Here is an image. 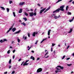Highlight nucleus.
Masks as SVG:
<instances>
[{
	"instance_id": "nucleus-45",
	"label": "nucleus",
	"mask_w": 74,
	"mask_h": 74,
	"mask_svg": "<svg viewBox=\"0 0 74 74\" xmlns=\"http://www.w3.org/2000/svg\"><path fill=\"white\" fill-rule=\"evenodd\" d=\"M51 52H52V51H53V50L52 49V47H51Z\"/></svg>"
},
{
	"instance_id": "nucleus-40",
	"label": "nucleus",
	"mask_w": 74,
	"mask_h": 74,
	"mask_svg": "<svg viewBox=\"0 0 74 74\" xmlns=\"http://www.w3.org/2000/svg\"><path fill=\"white\" fill-rule=\"evenodd\" d=\"M21 60H22L21 58H20L19 60H18V62H20V61H21Z\"/></svg>"
},
{
	"instance_id": "nucleus-38",
	"label": "nucleus",
	"mask_w": 74,
	"mask_h": 74,
	"mask_svg": "<svg viewBox=\"0 0 74 74\" xmlns=\"http://www.w3.org/2000/svg\"><path fill=\"white\" fill-rule=\"evenodd\" d=\"M28 36L29 37H30V33H28Z\"/></svg>"
},
{
	"instance_id": "nucleus-4",
	"label": "nucleus",
	"mask_w": 74,
	"mask_h": 74,
	"mask_svg": "<svg viewBox=\"0 0 74 74\" xmlns=\"http://www.w3.org/2000/svg\"><path fill=\"white\" fill-rule=\"evenodd\" d=\"M42 69L41 68H39L38 69L37 71V73H40V72H41L42 71Z\"/></svg>"
},
{
	"instance_id": "nucleus-20",
	"label": "nucleus",
	"mask_w": 74,
	"mask_h": 74,
	"mask_svg": "<svg viewBox=\"0 0 74 74\" xmlns=\"http://www.w3.org/2000/svg\"><path fill=\"white\" fill-rule=\"evenodd\" d=\"M21 24L22 25H23L24 26H25L26 25V23H25L23 22V23H21Z\"/></svg>"
},
{
	"instance_id": "nucleus-25",
	"label": "nucleus",
	"mask_w": 74,
	"mask_h": 74,
	"mask_svg": "<svg viewBox=\"0 0 74 74\" xmlns=\"http://www.w3.org/2000/svg\"><path fill=\"white\" fill-rule=\"evenodd\" d=\"M10 50H9L7 52V53L8 54V53H10V52L11 51H10Z\"/></svg>"
},
{
	"instance_id": "nucleus-51",
	"label": "nucleus",
	"mask_w": 74,
	"mask_h": 74,
	"mask_svg": "<svg viewBox=\"0 0 74 74\" xmlns=\"http://www.w3.org/2000/svg\"><path fill=\"white\" fill-rule=\"evenodd\" d=\"M26 38H27V37L26 36H25V39H24V40H26Z\"/></svg>"
},
{
	"instance_id": "nucleus-43",
	"label": "nucleus",
	"mask_w": 74,
	"mask_h": 74,
	"mask_svg": "<svg viewBox=\"0 0 74 74\" xmlns=\"http://www.w3.org/2000/svg\"><path fill=\"white\" fill-rule=\"evenodd\" d=\"M55 45L53 43L52 44V47H54V46Z\"/></svg>"
},
{
	"instance_id": "nucleus-10",
	"label": "nucleus",
	"mask_w": 74,
	"mask_h": 74,
	"mask_svg": "<svg viewBox=\"0 0 74 74\" xmlns=\"http://www.w3.org/2000/svg\"><path fill=\"white\" fill-rule=\"evenodd\" d=\"M30 59H32V60H35V58H34V57H33V56H32L31 57Z\"/></svg>"
},
{
	"instance_id": "nucleus-15",
	"label": "nucleus",
	"mask_w": 74,
	"mask_h": 74,
	"mask_svg": "<svg viewBox=\"0 0 74 74\" xmlns=\"http://www.w3.org/2000/svg\"><path fill=\"white\" fill-rule=\"evenodd\" d=\"M51 30L49 29L48 32V36H50V32H51Z\"/></svg>"
},
{
	"instance_id": "nucleus-28",
	"label": "nucleus",
	"mask_w": 74,
	"mask_h": 74,
	"mask_svg": "<svg viewBox=\"0 0 74 74\" xmlns=\"http://www.w3.org/2000/svg\"><path fill=\"white\" fill-rule=\"evenodd\" d=\"M62 1V0H58L56 2V3H58V2H60V1Z\"/></svg>"
},
{
	"instance_id": "nucleus-47",
	"label": "nucleus",
	"mask_w": 74,
	"mask_h": 74,
	"mask_svg": "<svg viewBox=\"0 0 74 74\" xmlns=\"http://www.w3.org/2000/svg\"><path fill=\"white\" fill-rule=\"evenodd\" d=\"M15 52V50H14L13 51V53H14Z\"/></svg>"
},
{
	"instance_id": "nucleus-33",
	"label": "nucleus",
	"mask_w": 74,
	"mask_h": 74,
	"mask_svg": "<svg viewBox=\"0 0 74 74\" xmlns=\"http://www.w3.org/2000/svg\"><path fill=\"white\" fill-rule=\"evenodd\" d=\"M15 73V71H13L12 72V74H14V73Z\"/></svg>"
},
{
	"instance_id": "nucleus-32",
	"label": "nucleus",
	"mask_w": 74,
	"mask_h": 74,
	"mask_svg": "<svg viewBox=\"0 0 74 74\" xmlns=\"http://www.w3.org/2000/svg\"><path fill=\"white\" fill-rule=\"evenodd\" d=\"M71 65H72V64H67V66H71Z\"/></svg>"
},
{
	"instance_id": "nucleus-31",
	"label": "nucleus",
	"mask_w": 74,
	"mask_h": 74,
	"mask_svg": "<svg viewBox=\"0 0 74 74\" xmlns=\"http://www.w3.org/2000/svg\"><path fill=\"white\" fill-rule=\"evenodd\" d=\"M17 41L18 42H20V39H19L17 38Z\"/></svg>"
},
{
	"instance_id": "nucleus-64",
	"label": "nucleus",
	"mask_w": 74,
	"mask_h": 74,
	"mask_svg": "<svg viewBox=\"0 0 74 74\" xmlns=\"http://www.w3.org/2000/svg\"><path fill=\"white\" fill-rule=\"evenodd\" d=\"M74 19V17H73V18H72V19L73 20Z\"/></svg>"
},
{
	"instance_id": "nucleus-30",
	"label": "nucleus",
	"mask_w": 74,
	"mask_h": 74,
	"mask_svg": "<svg viewBox=\"0 0 74 74\" xmlns=\"http://www.w3.org/2000/svg\"><path fill=\"white\" fill-rule=\"evenodd\" d=\"M3 42H5V41H7V40L6 39H3Z\"/></svg>"
},
{
	"instance_id": "nucleus-23",
	"label": "nucleus",
	"mask_w": 74,
	"mask_h": 74,
	"mask_svg": "<svg viewBox=\"0 0 74 74\" xmlns=\"http://www.w3.org/2000/svg\"><path fill=\"white\" fill-rule=\"evenodd\" d=\"M13 3V1H9V4H11V3Z\"/></svg>"
},
{
	"instance_id": "nucleus-13",
	"label": "nucleus",
	"mask_w": 74,
	"mask_h": 74,
	"mask_svg": "<svg viewBox=\"0 0 74 74\" xmlns=\"http://www.w3.org/2000/svg\"><path fill=\"white\" fill-rule=\"evenodd\" d=\"M25 4L24 2H21L19 3V5H23Z\"/></svg>"
},
{
	"instance_id": "nucleus-60",
	"label": "nucleus",
	"mask_w": 74,
	"mask_h": 74,
	"mask_svg": "<svg viewBox=\"0 0 74 74\" xmlns=\"http://www.w3.org/2000/svg\"><path fill=\"white\" fill-rule=\"evenodd\" d=\"M14 41H12V44H13V43H14Z\"/></svg>"
},
{
	"instance_id": "nucleus-48",
	"label": "nucleus",
	"mask_w": 74,
	"mask_h": 74,
	"mask_svg": "<svg viewBox=\"0 0 74 74\" xmlns=\"http://www.w3.org/2000/svg\"><path fill=\"white\" fill-rule=\"evenodd\" d=\"M31 52L32 53H34V51H31Z\"/></svg>"
},
{
	"instance_id": "nucleus-26",
	"label": "nucleus",
	"mask_w": 74,
	"mask_h": 74,
	"mask_svg": "<svg viewBox=\"0 0 74 74\" xmlns=\"http://www.w3.org/2000/svg\"><path fill=\"white\" fill-rule=\"evenodd\" d=\"M25 15H26V16H28V14H27V13L26 12H25Z\"/></svg>"
},
{
	"instance_id": "nucleus-14",
	"label": "nucleus",
	"mask_w": 74,
	"mask_h": 74,
	"mask_svg": "<svg viewBox=\"0 0 74 74\" xmlns=\"http://www.w3.org/2000/svg\"><path fill=\"white\" fill-rule=\"evenodd\" d=\"M16 28H14L13 29H12V32H14L15 30H16Z\"/></svg>"
},
{
	"instance_id": "nucleus-22",
	"label": "nucleus",
	"mask_w": 74,
	"mask_h": 74,
	"mask_svg": "<svg viewBox=\"0 0 74 74\" xmlns=\"http://www.w3.org/2000/svg\"><path fill=\"white\" fill-rule=\"evenodd\" d=\"M13 15H14V17H15L16 16L15 15V12H13Z\"/></svg>"
},
{
	"instance_id": "nucleus-3",
	"label": "nucleus",
	"mask_w": 74,
	"mask_h": 74,
	"mask_svg": "<svg viewBox=\"0 0 74 74\" xmlns=\"http://www.w3.org/2000/svg\"><path fill=\"white\" fill-rule=\"evenodd\" d=\"M29 60H27L25 61V62L24 63V64H23V66H27V65L28 64H29V63H27V62H29Z\"/></svg>"
},
{
	"instance_id": "nucleus-18",
	"label": "nucleus",
	"mask_w": 74,
	"mask_h": 74,
	"mask_svg": "<svg viewBox=\"0 0 74 74\" xmlns=\"http://www.w3.org/2000/svg\"><path fill=\"white\" fill-rule=\"evenodd\" d=\"M0 8H1V9L2 10H4H4H5V8H4V7H3L2 6H1Z\"/></svg>"
},
{
	"instance_id": "nucleus-27",
	"label": "nucleus",
	"mask_w": 74,
	"mask_h": 74,
	"mask_svg": "<svg viewBox=\"0 0 74 74\" xmlns=\"http://www.w3.org/2000/svg\"><path fill=\"white\" fill-rule=\"evenodd\" d=\"M3 40H0V42H1V43H3Z\"/></svg>"
},
{
	"instance_id": "nucleus-58",
	"label": "nucleus",
	"mask_w": 74,
	"mask_h": 74,
	"mask_svg": "<svg viewBox=\"0 0 74 74\" xmlns=\"http://www.w3.org/2000/svg\"><path fill=\"white\" fill-rule=\"evenodd\" d=\"M25 63V61H23L22 62V64H23V63Z\"/></svg>"
},
{
	"instance_id": "nucleus-17",
	"label": "nucleus",
	"mask_w": 74,
	"mask_h": 74,
	"mask_svg": "<svg viewBox=\"0 0 74 74\" xmlns=\"http://www.w3.org/2000/svg\"><path fill=\"white\" fill-rule=\"evenodd\" d=\"M22 9H20L19 11H18V13H22Z\"/></svg>"
},
{
	"instance_id": "nucleus-12",
	"label": "nucleus",
	"mask_w": 74,
	"mask_h": 74,
	"mask_svg": "<svg viewBox=\"0 0 74 74\" xmlns=\"http://www.w3.org/2000/svg\"><path fill=\"white\" fill-rule=\"evenodd\" d=\"M12 26L10 28H9V30H8V31L7 32V33H8V32H9L11 30V29H12Z\"/></svg>"
},
{
	"instance_id": "nucleus-34",
	"label": "nucleus",
	"mask_w": 74,
	"mask_h": 74,
	"mask_svg": "<svg viewBox=\"0 0 74 74\" xmlns=\"http://www.w3.org/2000/svg\"><path fill=\"white\" fill-rule=\"evenodd\" d=\"M64 58H65V56H63V57H62V59H64Z\"/></svg>"
},
{
	"instance_id": "nucleus-42",
	"label": "nucleus",
	"mask_w": 74,
	"mask_h": 74,
	"mask_svg": "<svg viewBox=\"0 0 74 74\" xmlns=\"http://www.w3.org/2000/svg\"><path fill=\"white\" fill-rule=\"evenodd\" d=\"M70 59V58H68L66 59L67 60H69Z\"/></svg>"
},
{
	"instance_id": "nucleus-37",
	"label": "nucleus",
	"mask_w": 74,
	"mask_h": 74,
	"mask_svg": "<svg viewBox=\"0 0 74 74\" xmlns=\"http://www.w3.org/2000/svg\"><path fill=\"white\" fill-rule=\"evenodd\" d=\"M68 14H69V15H71V13L70 12H69L68 13Z\"/></svg>"
},
{
	"instance_id": "nucleus-8",
	"label": "nucleus",
	"mask_w": 74,
	"mask_h": 74,
	"mask_svg": "<svg viewBox=\"0 0 74 74\" xmlns=\"http://www.w3.org/2000/svg\"><path fill=\"white\" fill-rule=\"evenodd\" d=\"M50 8H51V7H49L48 8L46 9V10L44 11V13H45V12H47V11H48V10H49V9H50Z\"/></svg>"
},
{
	"instance_id": "nucleus-49",
	"label": "nucleus",
	"mask_w": 74,
	"mask_h": 74,
	"mask_svg": "<svg viewBox=\"0 0 74 74\" xmlns=\"http://www.w3.org/2000/svg\"><path fill=\"white\" fill-rule=\"evenodd\" d=\"M73 0H70V1H69V3H71V1H73Z\"/></svg>"
},
{
	"instance_id": "nucleus-52",
	"label": "nucleus",
	"mask_w": 74,
	"mask_h": 74,
	"mask_svg": "<svg viewBox=\"0 0 74 74\" xmlns=\"http://www.w3.org/2000/svg\"><path fill=\"white\" fill-rule=\"evenodd\" d=\"M49 56H47V57H45V58H49Z\"/></svg>"
},
{
	"instance_id": "nucleus-54",
	"label": "nucleus",
	"mask_w": 74,
	"mask_h": 74,
	"mask_svg": "<svg viewBox=\"0 0 74 74\" xmlns=\"http://www.w3.org/2000/svg\"><path fill=\"white\" fill-rule=\"evenodd\" d=\"M40 59V58H37V60H39Z\"/></svg>"
},
{
	"instance_id": "nucleus-19",
	"label": "nucleus",
	"mask_w": 74,
	"mask_h": 74,
	"mask_svg": "<svg viewBox=\"0 0 74 74\" xmlns=\"http://www.w3.org/2000/svg\"><path fill=\"white\" fill-rule=\"evenodd\" d=\"M72 31H73V29H72L71 28L70 29V31L68 32V33H70L72 32Z\"/></svg>"
},
{
	"instance_id": "nucleus-36",
	"label": "nucleus",
	"mask_w": 74,
	"mask_h": 74,
	"mask_svg": "<svg viewBox=\"0 0 74 74\" xmlns=\"http://www.w3.org/2000/svg\"><path fill=\"white\" fill-rule=\"evenodd\" d=\"M68 7H69V6H66V10H67V9H68Z\"/></svg>"
},
{
	"instance_id": "nucleus-59",
	"label": "nucleus",
	"mask_w": 74,
	"mask_h": 74,
	"mask_svg": "<svg viewBox=\"0 0 74 74\" xmlns=\"http://www.w3.org/2000/svg\"><path fill=\"white\" fill-rule=\"evenodd\" d=\"M19 22H22V21H21V20H20L19 21Z\"/></svg>"
},
{
	"instance_id": "nucleus-9",
	"label": "nucleus",
	"mask_w": 74,
	"mask_h": 74,
	"mask_svg": "<svg viewBox=\"0 0 74 74\" xmlns=\"http://www.w3.org/2000/svg\"><path fill=\"white\" fill-rule=\"evenodd\" d=\"M57 67H59L60 68V69H61V70H63V69H64V67L63 66H60V65H58V66H57Z\"/></svg>"
},
{
	"instance_id": "nucleus-5",
	"label": "nucleus",
	"mask_w": 74,
	"mask_h": 74,
	"mask_svg": "<svg viewBox=\"0 0 74 74\" xmlns=\"http://www.w3.org/2000/svg\"><path fill=\"white\" fill-rule=\"evenodd\" d=\"M56 69H57V71H55V72L56 73H58V72H60V71H60V69H59L58 68V67H56Z\"/></svg>"
},
{
	"instance_id": "nucleus-56",
	"label": "nucleus",
	"mask_w": 74,
	"mask_h": 74,
	"mask_svg": "<svg viewBox=\"0 0 74 74\" xmlns=\"http://www.w3.org/2000/svg\"><path fill=\"white\" fill-rule=\"evenodd\" d=\"M38 5L40 7V4L39 3H38Z\"/></svg>"
},
{
	"instance_id": "nucleus-44",
	"label": "nucleus",
	"mask_w": 74,
	"mask_h": 74,
	"mask_svg": "<svg viewBox=\"0 0 74 74\" xmlns=\"http://www.w3.org/2000/svg\"><path fill=\"white\" fill-rule=\"evenodd\" d=\"M38 40H37L36 42H35V44H37V42H38Z\"/></svg>"
},
{
	"instance_id": "nucleus-41",
	"label": "nucleus",
	"mask_w": 74,
	"mask_h": 74,
	"mask_svg": "<svg viewBox=\"0 0 74 74\" xmlns=\"http://www.w3.org/2000/svg\"><path fill=\"white\" fill-rule=\"evenodd\" d=\"M11 67H12L11 66L9 65V69H11Z\"/></svg>"
},
{
	"instance_id": "nucleus-24",
	"label": "nucleus",
	"mask_w": 74,
	"mask_h": 74,
	"mask_svg": "<svg viewBox=\"0 0 74 74\" xmlns=\"http://www.w3.org/2000/svg\"><path fill=\"white\" fill-rule=\"evenodd\" d=\"M6 10H7V12H8L9 11H10V9L9 8H7Z\"/></svg>"
},
{
	"instance_id": "nucleus-63",
	"label": "nucleus",
	"mask_w": 74,
	"mask_h": 74,
	"mask_svg": "<svg viewBox=\"0 0 74 74\" xmlns=\"http://www.w3.org/2000/svg\"><path fill=\"white\" fill-rule=\"evenodd\" d=\"M72 55H73V56H74V52L72 54Z\"/></svg>"
},
{
	"instance_id": "nucleus-35",
	"label": "nucleus",
	"mask_w": 74,
	"mask_h": 74,
	"mask_svg": "<svg viewBox=\"0 0 74 74\" xmlns=\"http://www.w3.org/2000/svg\"><path fill=\"white\" fill-rule=\"evenodd\" d=\"M73 21V20L72 19L70 20L69 21V22H72V21Z\"/></svg>"
},
{
	"instance_id": "nucleus-61",
	"label": "nucleus",
	"mask_w": 74,
	"mask_h": 74,
	"mask_svg": "<svg viewBox=\"0 0 74 74\" xmlns=\"http://www.w3.org/2000/svg\"><path fill=\"white\" fill-rule=\"evenodd\" d=\"M70 47V46H68V47H67V48H69Z\"/></svg>"
},
{
	"instance_id": "nucleus-50",
	"label": "nucleus",
	"mask_w": 74,
	"mask_h": 74,
	"mask_svg": "<svg viewBox=\"0 0 74 74\" xmlns=\"http://www.w3.org/2000/svg\"><path fill=\"white\" fill-rule=\"evenodd\" d=\"M13 59H14V58H15V55H14L13 56Z\"/></svg>"
},
{
	"instance_id": "nucleus-21",
	"label": "nucleus",
	"mask_w": 74,
	"mask_h": 74,
	"mask_svg": "<svg viewBox=\"0 0 74 74\" xmlns=\"http://www.w3.org/2000/svg\"><path fill=\"white\" fill-rule=\"evenodd\" d=\"M23 18V19L25 21H27V18Z\"/></svg>"
},
{
	"instance_id": "nucleus-11",
	"label": "nucleus",
	"mask_w": 74,
	"mask_h": 74,
	"mask_svg": "<svg viewBox=\"0 0 74 74\" xmlns=\"http://www.w3.org/2000/svg\"><path fill=\"white\" fill-rule=\"evenodd\" d=\"M59 16H55L54 18L55 19H58L59 18Z\"/></svg>"
},
{
	"instance_id": "nucleus-6",
	"label": "nucleus",
	"mask_w": 74,
	"mask_h": 74,
	"mask_svg": "<svg viewBox=\"0 0 74 74\" xmlns=\"http://www.w3.org/2000/svg\"><path fill=\"white\" fill-rule=\"evenodd\" d=\"M46 10V8H44L43 9H42L40 11V14H41L43 12H44V10Z\"/></svg>"
},
{
	"instance_id": "nucleus-2",
	"label": "nucleus",
	"mask_w": 74,
	"mask_h": 74,
	"mask_svg": "<svg viewBox=\"0 0 74 74\" xmlns=\"http://www.w3.org/2000/svg\"><path fill=\"white\" fill-rule=\"evenodd\" d=\"M30 16H33L34 15V16H36V15H37V13H36V12H35L34 13L33 12H29V13Z\"/></svg>"
},
{
	"instance_id": "nucleus-7",
	"label": "nucleus",
	"mask_w": 74,
	"mask_h": 74,
	"mask_svg": "<svg viewBox=\"0 0 74 74\" xmlns=\"http://www.w3.org/2000/svg\"><path fill=\"white\" fill-rule=\"evenodd\" d=\"M37 33H38L36 32H34L33 34V36L34 37H35L36 34H37Z\"/></svg>"
},
{
	"instance_id": "nucleus-62",
	"label": "nucleus",
	"mask_w": 74,
	"mask_h": 74,
	"mask_svg": "<svg viewBox=\"0 0 74 74\" xmlns=\"http://www.w3.org/2000/svg\"><path fill=\"white\" fill-rule=\"evenodd\" d=\"M10 48H12V47H11V46H10Z\"/></svg>"
},
{
	"instance_id": "nucleus-57",
	"label": "nucleus",
	"mask_w": 74,
	"mask_h": 74,
	"mask_svg": "<svg viewBox=\"0 0 74 74\" xmlns=\"http://www.w3.org/2000/svg\"><path fill=\"white\" fill-rule=\"evenodd\" d=\"M43 41H44V40H42V41H41L40 43L41 44L42 43V42H43Z\"/></svg>"
},
{
	"instance_id": "nucleus-55",
	"label": "nucleus",
	"mask_w": 74,
	"mask_h": 74,
	"mask_svg": "<svg viewBox=\"0 0 74 74\" xmlns=\"http://www.w3.org/2000/svg\"><path fill=\"white\" fill-rule=\"evenodd\" d=\"M30 11H33V10L32 9H31L30 10Z\"/></svg>"
},
{
	"instance_id": "nucleus-53",
	"label": "nucleus",
	"mask_w": 74,
	"mask_h": 74,
	"mask_svg": "<svg viewBox=\"0 0 74 74\" xmlns=\"http://www.w3.org/2000/svg\"><path fill=\"white\" fill-rule=\"evenodd\" d=\"M4 74H7V72H5L4 73Z\"/></svg>"
},
{
	"instance_id": "nucleus-1",
	"label": "nucleus",
	"mask_w": 74,
	"mask_h": 74,
	"mask_svg": "<svg viewBox=\"0 0 74 74\" xmlns=\"http://www.w3.org/2000/svg\"><path fill=\"white\" fill-rule=\"evenodd\" d=\"M64 5H63L61 6H60V8H58L54 11H53V13L54 14V13L59 12L60 10H61V11H64Z\"/></svg>"
},
{
	"instance_id": "nucleus-29",
	"label": "nucleus",
	"mask_w": 74,
	"mask_h": 74,
	"mask_svg": "<svg viewBox=\"0 0 74 74\" xmlns=\"http://www.w3.org/2000/svg\"><path fill=\"white\" fill-rule=\"evenodd\" d=\"M9 62V64H11V59H10Z\"/></svg>"
},
{
	"instance_id": "nucleus-16",
	"label": "nucleus",
	"mask_w": 74,
	"mask_h": 74,
	"mask_svg": "<svg viewBox=\"0 0 74 74\" xmlns=\"http://www.w3.org/2000/svg\"><path fill=\"white\" fill-rule=\"evenodd\" d=\"M20 32H21V31L19 30V31H18L14 33V34H18V33H19Z\"/></svg>"
},
{
	"instance_id": "nucleus-46",
	"label": "nucleus",
	"mask_w": 74,
	"mask_h": 74,
	"mask_svg": "<svg viewBox=\"0 0 74 74\" xmlns=\"http://www.w3.org/2000/svg\"><path fill=\"white\" fill-rule=\"evenodd\" d=\"M47 38H46L45 39H43V41H45V40H47Z\"/></svg>"
},
{
	"instance_id": "nucleus-39",
	"label": "nucleus",
	"mask_w": 74,
	"mask_h": 74,
	"mask_svg": "<svg viewBox=\"0 0 74 74\" xmlns=\"http://www.w3.org/2000/svg\"><path fill=\"white\" fill-rule=\"evenodd\" d=\"M47 54H48V51H47V52L46 53L45 55V56H46Z\"/></svg>"
}]
</instances>
